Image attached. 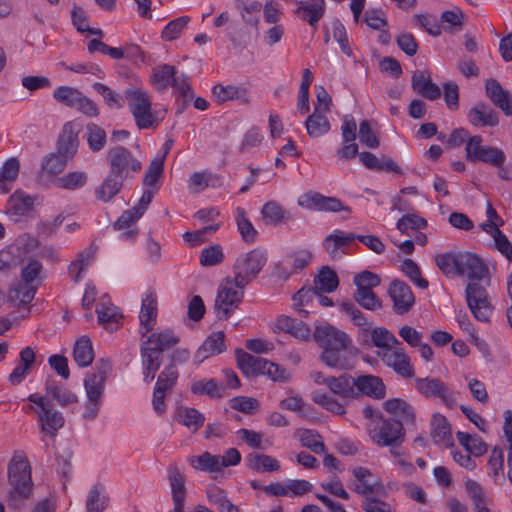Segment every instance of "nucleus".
Returning a JSON list of instances; mask_svg holds the SVG:
<instances>
[{
  "label": "nucleus",
  "mask_w": 512,
  "mask_h": 512,
  "mask_svg": "<svg viewBox=\"0 0 512 512\" xmlns=\"http://www.w3.org/2000/svg\"><path fill=\"white\" fill-rule=\"evenodd\" d=\"M313 339L322 349L319 360L324 365L339 370L354 367L353 342L346 332L327 323L316 326Z\"/></svg>",
  "instance_id": "1"
},
{
  "label": "nucleus",
  "mask_w": 512,
  "mask_h": 512,
  "mask_svg": "<svg viewBox=\"0 0 512 512\" xmlns=\"http://www.w3.org/2000/svg\"><path fill=\"white\" fill-rule=\"evenodd\" d=\"M179 343V338L171 330L152 333L140 344L141 363L144 380H154L163 361V352Z\"/></svg>",
  "instance_id": "2"
},
{
  "label": "nucleus",
  "mask_w": 512,
  "mask_h": 512,
  "mask_svg": "<svg viewBox=\"0 0 512 512\" xmlns=\"http://www.w3.org/2000/svg\"><path fill=\"white\" fill-rule=\"evenodd\" d=\"M96 371L86 375L84 388L87 397L83 418L94 420L100 410L104 395L105 382L111 371V363L108 359L101 358L96 362Z\"/></svg>",
  "instance_id": "3"
},
{
  "label": "nucleus",
  "mask_w": 512,
  "mask_h": 512,
  "mask_svg": "<svg viewBox=\"0 0 512 512\" xmlns=\"http://www.w3.org/2000/svg\"><path fill=\"white\" fill-rule=\"evenodd\" d=\"M237 366L247 377L267 375L273 381L286 382L290 374L280 365L260 356L251 355L242 349L236 350Z\"/></svg>",
  "instance_id": "4"
},
{
  "label": "nucleus",
  "mask_w": 512,
  "mask_h": 512,
  "mask_svg": "<svg viewBox=\"0 0 512 512\" xmlns=\"http://www.w3.org/2000/svg\"><path fill=\"white\" fill-rule=\"evenodd\" d=\"M268 261L266 250L257 247L246 253L240 254L233 264V275L236 283L247 286L263 270Z\"/></svg>",
  "instance_id": "5"
},
{
  "label": "nucleus",
  "mask_w": 512,
  "mask_h": 512,
  "mask_svg": "<svg viewBox=\"0 0 512 512\" xmlns=\"http://www.w3.org/2000/svg\"><path fill=\"white\" fill-rule=\"evenodd\" d=\"M128 107L139 129L156 128L159 120L152 111L149 95L139 88H127L124 91Z\"/></svg>",
  "instance_id": "6"
},
{
  "label": "nucleus",
  "mask_w": 512,
  "mask_h": 512,
  "mask_svg": "<svg viewBox=\"0 0 512 512\" xmlns=\"http://www.w3.org/2000/svg\"><path fill=\"white\" fill-rule=\"evenodd\" d=\"M109 172L123 178L133 179L142 170V162L128 148L122 145L110 147L105 154Z\"/></svg>",
  "instance_id": "7"
},
{
  "label": "nucleus",
  "mask_w": 512,
  "mask_h": 512,
  "mask_svg": "<svg viewBox=\"0 0 512 512\" xmlns=\"http://www.w3.org/2000/svg\"><path fill=\"white\" fill-rule=\"evenodd\" d=\"M27 400L36 406L34 410L38 416L41 432L55 437L64 426L65 419L63 414L53 407L51 400L47 396L31 394Z\"/></svg>",
  "instance_id": "8"
},
{
  "label": "nucleus",
  "mask_w": 512,
  "mask_h": 512,
  "mask_svg": "<svg viewBox=\"0 0 512 512\" xmlns=\"http://www.w3.org/2000/svg\"><path fill=\"white\" fill-rule=\"evenodd\" d=\"M246 286L236 283V277L225 279L218 288L215 309L219 320H227L244 297Z\"/></svg>",
  "instance_id": "9"
},
{
  "label": "nucleus",
  "mask_w": 512,
  "mask_h": 512,
  "mask_svg": "<svg viewBox=\"0 0 512 512\" xmlns=\"http://www.w3.org/2000/svg\"><path fill=\"white\" fill-rule=\"evenodd\" d=\"M465 297L473 317L480 322H489L494 307L486 288L476 282L469 283L465 289Z\"/></svg>",
  "instance_id": "10"
},
{
  "label": "nucleus",
  "mask_w": 512,
  "mask_h": 512,
  "mask_svg": "<svg viewBox=\"0 0 512 512\" xmlns=\"http://www.w3.org/2000/svg\"><path fill=\"white\" fill-rule=\"evenodd\" d=\"M178 379V371L173 363L167 365L159 374L153 391L152 405L158 414L166 410L165 397L171 393Z\"/></svg>",
  "instance_id": "11"
},
{
  "label": "nucleus",
  "mask_w": 512,
  "mask_h": 512,
  "mask_svg": "<svg viewBox=\"0 0 512 512\" xmlns=\"http://www.w3.org/2000/svg\"><path fill=\"white\" fill-rule=\"evenodd\" d=\"M372 441L381 447L399 446L405 436L401 420L383 419L379 429L370 431Z\"/></svg>",
  "instance_id": "12"
},
{
  "label": "nucleus",
  "mask_w": 512,
  "mask_h": 512,
  "mask_svg": "<svg viewBox=\"0 0 512 512\" xmlns=\"http://www.w3.org/2000/svg\"><path fill=\"white\" fill-rule=\"evenodd\" d=\"M298 205L313 211L350 213L351 209L345 206L338 198L325 196L319 192L309 191L298 199Z\"/></svg>",
  "instance_id": "13"
},
{
  "label": "nucleus",
  "mask_w": 512,
  "mask_h": 512,
  "mask_svg": "<svg viewBox=\"0 0 512 512\" xmlns=\"http://www.w3.org/2000/svg\"><path fill=\"white\" fill-rule=\"evenodd\" d=\"M416 390L426 398H439L448 408L456 406V399L446 384L439 378L425 377L415 379Z\"/></svg>",
  "instance_id": "14"
},
{
  "label": "nucleus",
  "mask_w": 512,
  "mask_h": 512,
  "mask_svg": "<svg viewBox=\"0 0 512 512\" xmlns=\"http://www.w3.org/2000/svg\"><path fill=\"white\" fill-rule=\"evenodd\" d=\"M8 477L14 491L21 497H28L32 489L31 470L26 460H12L8 467Z\"/></svg>",
  "instance_id": "15"
},
{
  "label": "nucleus",
  "mask_w": 512,
  "mask_h": 512,
  "mask_svg": "<svg viewBox=\"0 0 512 512\" xmlns=\"http://www.w3.org/2000/svg\"><path fill=\"white\" fill-rule=\"evenodd\" d=\"M377 356L386 366L392 368L396 374L403 378L414 376V368L410 362V357L401 345L388 351H379Z\"/></svg>",
  "instance_id": "16"
},
{
  "label": "nucleus",
  "mask_w": 512,
  "mask_h": 512,
  "mask_svg": "<svg viewBox=\"0 0 512 512\" xmlns=\"http://www.w3.org/2000/svg\"><path fill=\"white\" fill-rule=\"evenodd\" d=\"M387 292L393 301V311L396 314L408 313L415 303V297L410 286L402 280H392Z\"/></svg>",
  "instance_id": "17"
},
{
  "label": "nucleus",
  "mask_w": 512,
  "mask_h": 512,
  "mask_svg": "<svg viewBox=\"0 0 512 512\" xmlns=\"http://www.w3.org/2000/svg\"><path fill=\"white\" fill-rule=\"evenodd\" d=\"M486 264L471 252H460L458 276H467L471 280L481 281L488 277Z\"/></svg>",
  "instance_id": "18"
},
{
  "label": "nucleus",
  "mask_w": 512,
  "mask_h": 512,
  "mask_svg": "<svg viewBox=\"0 0 512 512\" xmlns=\"http://www.w3.org/2000/svg\"><path fill=\"white\" fill-rule=\"evenodd\" d=\"M352 474L356 480L352 487L355 493L367 497L371 493L384 491L382 481L375 477L368 468L355 467L352 469Z\"/></svg>",
  "instance_id": "19"
},
{
  "label": "nucleus",
  "mask_w": 512,
  "mask_h": 512,
  "mask_svg": "<svg viewBox=\"0 0 512 512\" xmlns=\"http://www.w3.org/2000/svg\"><path fill=\"white\" fill-rule=\"evenodd\" d=\"M411 87L416 94L430 101L436 100L441 96L439 86L432 81L430 72L426 70H416L413 72Z\"/></svg>",
  "instance_id": "20"
},
{
  "label": "nucleus",
  "mask_w": 512,
  "mask_h": 512,
  "mask_svg": "<svg viewBox=\"0 0 512 512\" xmlns=\"http://www.w3.org/2000/svg\"><path fill=\"white\" fill-rule=\"evenodd\" d=\"M356 398L365 395L374 399H383L386 388L382 379L375 375H362L354 377Z\"/></svg>",
  "instance_id": "21"
},
{
  "label": "nucleus",
  "mask_w": 512,
  "mask_h": 512,
  "mask_svg": "<svg viewBox=\"0 0 512 512\" xmlns=\"http://www.w3.org/2000/svg\"><path fill=\"white\" fill-rule=\"evenodd\" d=\"M468 121L475 127H495L499 123L497 112L484 102L476 103L468 111Z\"/></svg>",
  "instance_id": "22"
},
{
  "label": "nucleus",
  "mask_w": 512,
  "mask_h": 512,
  "mask_svg": "<svg viewBox=\"0 0 512 512\" xmlns=\"http://www.w3.org/2000/svg\"><path fill=\"white\" fill-rule=\"evenodd\" d=\"M486 94L492 103L501 109L506 116L512 115V97L495 79H488L485 84Z\"/></svg>",
  "instance_id": "23"
},
{
  "label": "nucleus",
  "mask_w": 512,
  "mask_h": 512,
  "mask_svg": "<svg viewBox=\"0 0 512 512\" xmlns=\"http://www.w3.org/2000/svg\"><path fill=\"white\" fill-rule=\"evenodd\" d=\"M124 179L119 176L108 172L106 177L103 179L100 185L95 187L94 196L95 198L103 203L111 201L116 195H118L123 186Z\"/></svg>",
  "instance_id": "24"
},
{
  "label": "nucleus",
  "mask_w": 512,
  "mask_h": 512,
  "mask_svg": "<svg viewBox=\"0 0 512 512\" xmlns=\"http://www.w3.org/2000/svg\"><path fill=\"white\" fill-rule=\"evenodd\" d=\"M79 146L78 132L75 131L71 122L63 126L62 132L57 141V152L71 160L77 153Z\"/></svg>",
  "instance_id": "25"
},
{
  "label": "nucleus",
  "mask_w": 512,
  "mask_h": 512,
  "mask_svg": "<svg viewBox=\"0 0 512 512\" xmlns=\"http://www.w3.org/2000/svg\"><path fill=\"white\" fill-rule=\"evenodd\" d=\"M34 204V197L17 190L9 197L6 214L16 217L28 216L33 211Z\"/></svg>",
  "instance_id": "26"
},
{
  "label": "nucleus",
  "mask_w": 512,
  "mask_h": 512,
  "mask_svg": "<svg viewBox=\"0 0 512 512\" xmlns=\"http://www.w3.org/2000/svg\"><path fill=\"white\" fill-rule=\"evenodd\" d=\"M212 94L220 104L230 100H239L243 104L250 102L248 90L243 86L216 84Z\"/></svg>",
  "instance_id": "27"
},
{
  "label": "nucleus",
  "mask_w": 512,
  "mask_h": 512,
  "mask_svg": "<svg viewBox=\"0 0 512 512\" xmlns=\"http://www.w3.org/2000/svg\"><path fill=\"white\" fill-rule=\"evenodd\" d=\"M157 317V299L153 294L148 295L142 301V307L139 314L140 329L139 332L145 337L153 330Z\"/></svg>",
  "instance_id": "28"
},
{
  "label": "nucleus",
  "mask_w": 512,
  "mask_h": 512,
  "mask_svg": "<svg viewBox=\"0 0 512 512\" xmlns=\"http://www.w3.org/2000/svg\"><path fill=\"white\" fill-rule=\"evenodd\" d=\"M359 160L370 170L394 172L399 175L403 174L402 169L389 157L378 158L369 151H363L359 153Z\"/></svg>",
  "instance_id": "29"
},
{
  "label": "nucleus",
  "mask_w": 512,
  "mask_h": 512,
  "mask_svg": "<svg viewBox=\"0 0 512 512\" xmlns=\"http://www.w3.org/2000/svg\"><path fill=\"white\" fill-rule=\"evenodd\" d=\"M294 12L311 27L316 28L319 20L324 16L325 2L324 0L299 1V6Z\"/></svg>",
  "instance_id": "30"
},
{
  "label": "nucleus",
  "mask_w": 512,
  "mask_h": 512,
  "mask_svg": "<svg viewBox=\"0 0 512 512\" xmlns=\"http://www.w3.org/2000/svg\"><path fill=\"white\" fill-rule=\"evenodd\" d=\"M224 338L225 334L222 331L210 334L197 350L195 358L201 362L210 356L224 352L226 349Z\"/></svg>",
  "instance_id": "31"
},
{
  "label": "nucleus",
  "mask_w": 512,
  "mask_h": 512,
  "mask_svg": "<svg viewBox=\"0 0 512 512\" xmlns=\"http://www.w3.org/2000/svg\"><path fill=\"white\" fill-rule=\"evenodd\" d=\"M276 326L279 330L289 333L297 339H310V327L301 320L282 315L277 319Z\"/></svg>",
  "instance_id": "32"
},
{
  "label": "nucleus",
  "mask_w": 512,
  "mask_h": 512,
  "mask_svg": "<svg viewBox=\"0 0 512 512\" xmlns=\"http://www.w3.org/2000/svg\"><path fill=\"white\" fill-rule=\"evenodd\" d=\"M430 435L435 444H443L449 446L452 444L453 438L451 427L447 419L441 414H434L431 421Z\"/></svg>",
  "instance_id": "33"
},
{
  "label": "nucleus",
  "mask_w": 512,
  "mask_h": 512,
  "mask_svg": "<svg viewBox=\"0 0 512 512\" xmlns=\"http://www.w3.org/2000/svg\"><path fill=\"white\" fill-rule=\"evenodd\" d=\"M325 114L314 108L313 113L306 118L305 127L310 137L318 138L330 131L331 124Z\"/></svg>",
  "instance_id": "34"
},
{
  "label": "nucleus",
  "mask_w": 512,
  "mask_h": 512,
  "mask_svg": "<svg viewBox=\"0 0 512 512\" xmlns=\"http://www.w3.org/2000/svg\"><path fill=\"white\" fill-rule=\"evenodd\" d=\"M329 390L346 399H355L356 393L354 391L355 381L354 377L347 374H342L339 377L332 376L329 380Z\"/></svg>",
  "instance_id": "35"
},
{
  "label": "nucleus",
  "mask_w": 512,
  "mask_h": 512,
  "mask_svg": "<svg viewBox=\"0 0 512 512\" xmlns=\"http://www.w3.org/2000/svg\"><path fill=\"white\" fill-rule=\"evenodd\" d=\"M176 420L192 432H196L203 426L205 416L195 408L181 406L176 410Z\"/></svg>",
  "instance_id": "36"
},
{
  "label": "nucleus",
  "mask_w": 512,
  "mask_h": 512,
  "mask_svg": "<svg viewBox=\"0 0 512 512\" xmlns=\"http://www.w3.org/2000/svg\"><path fill=\"white\" fill-rule=\"evenodd\" d=\"M168 480L171 487L172 501L185 502L186 487L185 475L180 471L176 465L168 467Z\"/></svg>",
  "instance_id": "37"
},
{
  "label": "nucleus",
  "mask_w": 512,
  "mask_h": 512,
  "mask_svg": "<svg viewBox=\"0 0 512 512\" xmlns=\"http://www.w3.org/2000/svg\"><path fill=\"white\" fill-rule=\"evenodd\" d=\"M246 461L247 467L256 472H276L280 469L279 461L266 454H249Z\"/></svg>",
  "instance_id": "38"
},
{
  "label": "nucleus",
  "mask_w": 512,
  "mask_h": 512,
  "mask_svg": "<svg viewBox=\"0 0 512 512\" xmlns=\"http://www.w3.org/2000/svg\"><path fill=\"white\" fill-rule=\"evenodd\" d=\"M73 359L79 367L89 366L94 359V350L89 337L81 336L74 345Z\"/></svg>",
  "instance_id": "39"
},
{
  "label": "nucleus",
  "mask_w": 512,
  "mask_h": 512,
  "mask_svg": "<svg viewBox=\"0 0 512 512\" xmlns=\"http://www.w3.org/2000/svg\"><path fill=\"white\" fill-rule=\"evenodd\" d=\"M109 503V497L105 493V488L102 484L96 483L90 489L87 500V512H103Z\"/></svg>",
  "instance_id": "40"
},
{
  "label": "nucleus",
  "mask_w": 512,
  "mask_h": 512,
  "mask_svg": "<svg viewBox=\"0 0 512 512\" xmlns=\"http://www.w3.org/2000/svg\"><path fill=\"white\" fill-rule=\"evenodd\" d=\"M460 252H446L435 256V263L438 269L446 277L458 276Z\"/></svg>",
  "instance_id": "41"
},
{
  "label": "nucleus",
  "mask_w": 512,
  "mask_h": 512,
  "mask_svg": "<svg viewBox=\"0 0 512 512\" xmlns=\"http://www.w3.org/2000/svg\"><path fill=\"white\" fill-rule=\"evenodd\" d=\"M314 286L318 292L332 293L338 285L339 279L335 271L327 266H323L317 276L314 278Z\"/></svg>",
  "instance_id": "42"
},
{
  "label": "nucleus",
  "mask_w": 512,
  "mask_h": 512,
  "mask_svg": "<svg viewBox=\"0 0 512 512\" xmlns=\"http://www.w3.org/2000/svg\"><path fill=\"white\" fill-rule=\"evenodd\" d=\"M20 163L16 158L8 159L0 169V192L3 194L11 190V184L16 180Z\"/></svg>",
  "instance_id": "43"
},
{
  "label": "nucleus",
  "mask_w": 512,
  "mask_h": 512,
  "mask_svg": "<svg viewBox=\"0 0 512 512\" xmlns=\"http://www.w3.org/2000/svg\"><path fill=\"white\" fill-rule=\"evenodd\" d=\"M191 391L193 394L206 395L210 398H223L226 396V388L215 379L196 381L192 384Z\"/></svg>",
  "instance_id": "44"
},
{
  "label": "nucleus",
  "mask_w": 512,
  "mask_h": 512,
  "mask_svg": "<svg viewBox=\"0 0 512 512\" xmlns=\"http://www.w3.org/2000/svg\"><path fill=\"white\" fill-rule=\"evenodd\" d=\"M263 220L266 224L277 225L291 219L290 214L280 204L269 201L261 209Z\"/></svg>",
  "instance_id": "45"
},
{
  "label": "nucleus",
  "mask_w": 512,
  "mask_h": 512,
  "mask_svg": "<svg viewBox=\"0 0 512 512\" xmlns=\"http://www.w3.org/2000/svg\"><path fill=\"white\" fill-rule=\"evenodd\" d=\"M371 342L373 346L388 351L396 346L401 345V342L385 327H375L371 330Z\"/></svg>",
  "instance_id": "46"
},
{
  "label": "nucleus",
  "mask_w": 512,
  "mask_h": 512,
  "mask_svg": "<svg viewBox=\"0 0 512 512\" xmlns=\"http://www.w3.org/2000/svg\"><path fill=\"white\" fill-rule=\"evenodd\" d=\"M46 392L63 407L78 402V397L75 393L59 385L56 381H47Z\"/></svg>",
  "instance_id": "47"
},
{
  "label": "nucleus",
  "mask_w": 512,
  "mask_h": 512,
  "mask_svg": "<svg viewBox=\"0 0 512 512\" xmlns=\"http://www.w3.org/2000/svg\"><path fill=\"white\" fill-rule=\"evenodd\" d=\"M384 409L401 418L405 422L413 423L415 411L411 405L400 398L389 399L384 403Z\"/></svg>",
  "instance_id": "48"
},
{
  "label": "nucleus",
  "mask_w": 512,
  "mask_h": 512,
  "mask_svg": "<svg viewBox=\"0 0 512 512\" xmlns=\"http://www.w3.org/2000/svg\"><path fill=\"white\" fill-rule=\"evenodd\" d=\"M356 239L354 233L344 234L340 230H336L335 233L326 236L323 240V247L328 254L335 256L341 247L350 244Z\"/></svg>",
  "instance_id": "49"
},
{
  "label": "nucleus",
  "mask_w": 512,
  "mask_h": 512,
  "mask_svg": "<svg viewBox=\"0 0 512 512\" xmlns=\"http://www.w3.org/2000/svg\"><path fill=\"white\" fill-rule=\"evenodd\" d=\"M85 129V137L89 149L94 153L103 150L107 143V135L105 130L94 123L87 124Z\"/></svg>",
  "instance_id": "50"
},
{
  "label": "nucleus",
  "mask_w": 512,
  "mask_h": 512,
  "mask_svg": "<svg viewBox=\"0 0 512 512\" xmlns=\"http://www.w3.org/2000/svg\"><path fill=\"white\" fill-rule=\"evenodd\" d=\"M234 2L235 7L240 11L242 20L251 26L257 27L262 3L259 1L246 3L245 0H234Z\"/></svg>",
  "instance_id": "51"
},
{
  "label": "nucleus",
  "mask_w": 512,
  "mask_h": 512,
  "mask_svg": "<svg viewBox=\"0 0 512 512\" xmlns=\"http://www.w3.org/2000/svg\"><path fill=\"white\" fill-rule=\"evenodd\" d=\"M44 279L43 265L37 260L30 258L21 269V281L26 284L40 285Z\"/></svg>",
  "instance_id": "52"
},
{
  "label": "nucleus",
  "mask_w": 512,
  "mask_h": 512,
  "mask_svg": "<svg viewBox=\"0 0 512 512\" xmlns=\"http://www.w3.org/2000/svg\"><path fill=\"white\" fill-rule=\"evenodd\" d=\"M175 70L176 67L169 64H163L153 70L151 82L158 91H164L170 86Z\"/></svg>",
  "instance_id": "53"
},
{
  "label": "nucleus",
  "mask_w": 512,
  "mask_h": 512,
  "mask_svg": "<svg viewBox=\"0 0 512 512\" xmlns=\"http://www.w3.org/2000/svg\"><path fill=\"white\" fill-rule=\"evenodd\" d=\"M98 322L107 330L114 331L119 328L122 315L113 305L103 306L96 310Z\"/></svg>",
  "instance_id": "54"
},
{
  "label": "nucleus",
  "mask_w": 512,
  "mask_h": 512,
  "mask_svg": "<svg viewBox=\"0 0 512 512\" xmlns=\"http://www.w3.org/2000/svg\"><path fill=\"white\" fill-rule=\"evenodd\" d=\"M82 95V92L71 86H59L53 92V98L56 102L69 107L74 108Z\"/></svg>",
  "instance_id": "55"
},
{
  "label": "nucleus",
  "mask_w": 512,
  "mask_h": 512,
  "mask_svg": "<svg viewBox=\"0 0 512 512\" xmlns=\"http://www.w3.org/2000/svg\"><path fill=\"white\" fill-rule=\"evenodd\" d=\"M191 465L201 471L220 472V456L204 452L201 455L193 456L190 459Z\"/></svg>",
  "instance_id": "56"
},
{
  "label": "nucleus",
  "mask_w": 512,
  "mask_h": 512,
  "mask_svg": "<svg viewBox=\"0 0 512 512\" xmlns=\"http://www.w3.org/2000/svg\"><path fill=\"white\" fill-rule=\"evenodd\" d=\"M236 223L242 239L247 243L255 242L258 233L246 217L245 209L242 207L236 209Z\"/></svg>",
  "instance_id": "57"
},
{
  "label": "nucleus",
  "mask_w": 512,
  "mask_h": 512,
  "mask_svg": "<svg viewBox=\"0 0 512 512\" xmlns=\"http://www.w3.org/2000/svg\"><path fill=\"white\" fill-rule=\"evenodd\" d=\"M299 440L303 447L310 449L316 454L325 452V445L322 436L314 430H300Z\"/></svg>",
  "instance_id": "58"
},
{
  "label": "nucleus",
  "mask_w": 512,
  "mask_h": 512,
  "mask_svg": "<svg viewBox=\"0 0 512 512\" xmlns=\"http://www.w3.org/2000/svg\"><path fill=\"white\" fill-rule=\"evenodd\" d=\"M165 155L153 158L145 172L143 185L153 187L163 175Z\"/></svg>",
  "instance_id": "59"
},
{
  "label": "nucleus",
  "mask_w": 512,
  "mask_h": 512,
  "mask_svg": "<svg viewBox=\"0 0 512 512\" xmlns=\"http://www.w3.org/2000/svg\"><path fill=\"white\" fill-rule=\"evenodd\" d=\"M353 299L366 310L375 311L382 308V302L373 290H355Z\"/></svg>",
  "instance_id": "60"
},
{
  "label": "nucleus",
  "mask_w": 512,
  "mask_h": 512,
  "mask_svg": "<svg viewBox=\"0 0 512 512\" xmlns=\"http://www.w3.org/2000/svg\"><path fill=\"white\" fill-rule=\"evenodd\" d=\"M88 176L84 171H73L58 179V186L66 190H77L87 184Z\"/></svg>",
  "instance_id": "61"
},
{
  "label": "nucleus",
  "mask_w": 512,
  "mask_h": 512,
  "mask_svg": "<svg viewBox=\"0 0 512 512\" xmlns=\"http://www.w3.org/2000/svg\"><path fill=\"white\" fill-rule=\"evenodd\" d=\"M341 310L348 315L355 326L363 327L364 332H368L371 323L366 316L352 302L346 301L340 304Z\"/></svg>",
  "instance_id": "62"
},
{
  "label": "nucleus",
  "mask_w": 512,
  "mask_h": 512,
  "mask_svg": "<svg viewBox=\"0 0 512 512\" xmlns=\"http://www.w3.org/2000/svg\"><path fill=\"white\" fill-rule=\"evenodd\" d=\"M401 271L419 288L426 289L429 282L421 276V271L416 262L407 258L401 264Z\"/></svg>",
  "instance_id": "63"
},
{
  "label": "nucleus",
  "mask_w": 512,
  "mask_h": 512,
  "mask_svg": "<svg viewBox=\"0 0 512 512\" xmlns=\"http://www.w3.org/2000/svg\"><path fill=\"white\" fill-rule=\"evenodd\" d=\"M505 160L506 156L501 149L486 145L477 158V162H484L497 168H500L502 165H504Z\"/></svg>",
  "instance_id": "64"
}]
</instances>
